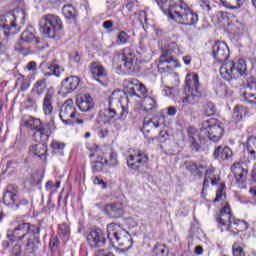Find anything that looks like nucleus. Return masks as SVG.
Masks as SVG:
<instances>
[{"instance_id": "obj_32", "label": "nucleus", "mask_w": 256, "mask_h": 256, "mask_svg": "<svg viewBox=\"0 0 256 256\" xmlns=\"http://www.w3.org/2000/svg\"><path fill=\"white\" fill-rule=\"evenodd\" d=\"M46 90H47V79L42 78L37 80L34 83L33 88L31 90V95H33V97H41V95H43Z\"/></svg>"}, {"instance_id": "obj_20", "label": "nucleus", "mask_w": 256, "mask_h": 256, "mask_svg": "<svg viewBox=\"0 0 256 256\" xmlns=\"http://www.w3.org/2000/svg\"><path fill=\"white\" fill-rule=\"evenodd\" d=\"M76 105L83 113L91 111L95 107L93 97L89 94H81L76 98Z\"/></svg>"}, {"instance_id": "obj_58", "label": "nucleus", "mask_w": 256, "mask_h": 256, "mask_svg": "<svg viewBox=\"0 0 256 256\" xmlns=\"http://www.w3.org/2000/svg\"><path fill=\"white\" fill-rule=\"evenodd\" d=\"M4 193L12 194V195H17L19 193V186L15 184H9Z\"/></svg>"}, {"instance_id": "obj_59", "label": "nucleus", "mask_w": 256, "mask_h": 256, "mask_svg": "<svg viewBox=\"0 0 256 256\" xmlns=\"http://www.w3.org/2000/svg\"><path fill=\"white\" fill-rule=\"evenodd\" d=\"M14 49L18 53H23V51H25V42L20 38L14 45Z\"/></svg>"}, {"instance_id": "obj_7", "label": "nucleus", "mask_w": 256, "mask_h": 256, "mask_svg": "<svg viewBox=\"0 0 256 256\" xmlns=\"http://www.w3.org/2000/svg\"><path fill=\"white\" fill-rule=\"evenodd\" d=\"M200 133L208 137L210 141L217 143L221 141V137H223V133H225V127L219 120L210 119L202 123Z\"/></svg>"}, {"instance_id": "obj_37", "label": "nucleus", "mask_w": 256, "mask_h": 256, "mask_svg": "<svg viewBox=\"0 0 256 256\" xmlns=\"http://www.w3.org/2000/svg\"><path fill=\"white\" fill-rule=\"evenodd\" d=\"M62 13L65 19H72V21L77 19V10L71 4L64 5L62 7Z\"/></svg>"}, {"instance_id": "obj_49", "label": "nucleus", "mask_w": 256, "mask_h": 256, "mask_svg": "<svg viewBox=\"0 0 256 256\" xmlns=\"http://www.w3.org/2000/svg\"><path fill=\"white\" fill-rule=\"evenodd\" d=\"M204 113H205L206 117H213V115L215 113H217V108H215V104L208 102L204 106Z\"/></svg>"}, {"instance_id": "obj_8", "label": "nucleus", "mask_w": 256, "mask_h": 256, "mask_svg": "<svg viewBox=\"0 0 256 256\" xmlns=\"http://www.w3.org/2000/svg\"><path fill=\"white\" fill-rule=\"evenodd\" d=\"M171 19L176 23H180V25L193 26L197 25L199 16L184 2L180 3V6L176 8L175 15Z\"/></svg>"}, {"instance_id": "obj_53", "label": "nucleus", "mask_w": 256, "mask_h": 256, "mask_svg": "<svg viewBox=\"0 0 256 256\" xmlns=\"http://www.w3.org/2000/svg\"><path fill=\"white\" fill-rule=\"evenodd\" d=\"M243 99L250 105H256V95L249 92H243Z\"/></svg>"}, {"instance_id": "obj_11", "label": "nucleus", "mask_w": 256, "mask_h": 256, "mask_svg": "<svg viewBox=\"0 0 256 256\" xmlns=\"http://www.w3.org/2000/svg\"><path fill=\"white\" fill-rule=\"evenodd\" d=\"M77 115V109L75 108L73 99L66 100L60 107L59 117L64 125H73L75 119H77Z\"/></svg>"}, {"instance_id": "obj_52", "label": "nucleus", "mask_w": 256, "mask_h": 256, "mask_svg": "<svg viewBox=\"0 0 256 256\" xmlns=\"http://www.w3.org/2000/svg\"><path fill=\"white\" fill-rule=\"evenodd\" d=\"M205 167L203 165H199L195 162H188L186 164V169L188 171H190V173H197V171H199V169H204Z\"/></svg>"}, {"instance_id": "obj_27", "label": "nucleus", "mask_w": 256, "mask_h": 256, "mask_svg": "<svg viewBox=\"0 0 256 256\" xmlns=\"http://www.w3.org/2000/svg\"><path fill=\"white\" fill-rule=\"evenodd\" d=\"M51 135V128L47 124H40L38 129L34 132V137L38 143H47Z\"/></svg>"}, {"instance_id": "obj_43", "label": "nucleus", "mask_w": 256, "mask_h": 256, "mask_svg": "<svg viewBox=\"0 0 256 256\" xmlns=\"http://www.w3.org/2000/svg\"><path fill=\"white\" fill-rule=\"evenodd\" d=\"M226 9H240L243 6V0H220Z\"/></svg>"}, {"instance_id": "obj_30", "label": "nucleus", "mask_w": 256, "mask_h": 256, "mask_svg": "<svg viewBox=\"0 0 256 256\" xmlns=\"http://www.w3.org/2000/svg\"><path fill=\"white\" fill-rule=\"evenodd\" d=\"M214 159H221L222 161H227L233 157V151L228 146H218L213 153Z\"/></svg>"}, {"instance_id": "obj_42", "label": "nucleus", "mask_w": 256, "mask_h": 256, "mask_svg": "<svg viewBox=\"0 0 256 256\" xmlns=\"http://www.w3.org/2000/svg\"><path fill=\"white\" fill-rule=\"evenodd\" d=\"M247 151L252 159H256V137L251 136L247 140Z\"/></svg>"}, {"instance_id": "obj_13", "label": "nucleus", "mask_w": 256, "mask_h": 256, "mask_svg": "<svg viewBox=\"0 0 256 256\" xmlns=\"http://www.w3.org/2000/svg\"><path fill=\"white\" fill-rule=\"evenodd\" d=\"M126 93L130 97H147V87L137 79H126L123 82Z\"/></svg>"}, {"instance_id": "obj_10", "label": "nucleus", "mask_w": 256, "mask_h": 256, "mask_svg": "<svg viewBox=\"0 0 256 256\" xmlns=\"http://www.w3.org/2000/svg\"><path fill=\"white\" fill-rule=\"evenodd\" d=\"M21 31V26L17 24V18L12 16H0V33L4 37H11V35H17Z\"/></svg>"}, {"instance_id": "obj_18", "label": "nucleus", "mask_w": 256, "mask_h": 256, "mask_svg": "<svg viewBox=\"0 0 256 256\" xmlns=\"http://www.w3.org/2000/svg\"><path fill=\"white\" fill-rule=\"evenodd\" d=\"M233 219H235V217L231 214V207L229 204H226L220 210V215L216 218V221L218 223V227L221 228V231H224L223 227L227 230V225H231Z\"/></svg>"}, {"instance_id": "obj_41", "label": "nucleus", "mask_w": 256, "mask_h": 256, "mask_svg": "<svg viewBox=\"0 0 256 256\" xmlns=\"http://www.w3.org/2000/svg\"><path fill=\"white\" fill-rule=\"evenodd\" d=\"M34 236V241H32L31 239H28V242L26 244V251L27 253H35V251H37L39 249V243H41V241L39 240V234H32Z\"/></svg>"}, {"instance_id": "obj_57", "label": "nucleus", "mask_w": 256, "mask_h": 256, "mask_svg": "<svg viewBox=\"0 0 256 256\" xmlns=\"http://www.w3.org/2000/svg\"><path fill=\"white\" fill-rule=\"evenodd\" d=\"M30 183H31V185L41 184V173H39V172L32 173L31 178H30Z\"/></svg>"}, {"instance_id": "obj_24", "label": "nucleus", "mask_w": 256, "mask_h": 256, "mask_svg": "<svg viewBox=\"0 0 256 256\" xmlns=\"http://www.w3.org/2000/svg\"><path fill=\"white\" fill-rule=\"evenodd\" d=\"M53 97H55V91L50 88L47 90L42 104V111L48 117L53 115Z\"/></svg>"}, {"instance_id": "obj_22", "label": "nucleus", "mask_w": 256, "mask_h": 256, "mask_svg": "<svg viewBox=\"0 0 256 256\" xmlns=\"http://www.w3.org/2000/svg\"><path fill=\"white\" fill-rule=\"evenodd\" d=\"M40 69L44 77H51L53 75L55 77H61V72L63 71L61 66L49 62H42L40 64Z\"/></svg>"}, {"instance_id": "obj_1", "label": "nucleus", "mask_w": 256, "mask_h": 256, "mask_svg": "<svg viewBox=\"0 0 256 256\" xmlns=\"http://www.w3.org/2000/svg\"><path fill=\"white\" fill-rule=\"evenodd\" d=\"M129 98L121 90L112 92L109 97L108 107L99 112V119L104 124H111L115 117L125 121L129 115Z\"/></svg>"}, {"instance_id": "obj_36", "label": "nucleus", "mask_w": 256, "mask_h": 256, "mask_svg": "<svg viewBox=\"0 0 256 256\" xmlns=\"http://www.w3.org/2000/svg\"><path fill=\"white\" fill-rule=\"evenodd\" d=\"M247 113H249V111L247 110V108H245V106H235L232 115L233 120L236 123H239V121H241L243 117L247 116Z\"/></svg>"}, {"instance_id": "obj_54", "label": "nucleus", "mask_w": 256, "mask_h": 256, "mask_svg": "<svg viewBox=\"0 0 256 256\" xmlns=\"http://www.w3.org/2000/svg\"><path fill=\"white\" fill-rule=\"evenodd\" d=\"M233 256H245V252L239 242H235L232 246Z\"/></svg>"}, {"instance_id": "obj_23", "label": "nucleus", "mask_w": 256, "mask_h": 256, "mask_svg": "<svg viewBox=\"0 0 256 256\" xmlns=\"http://www.w3.org/2000/svg\"><path fill=\"white\" fill-rule=\"evenodd\" d=\"M188 141L192 151L196 153L201 151V136H199V131L195 127H189L188 129Z\"/></svg>"}, {"instance_id": "obj_4", "label": "nucleus", "mask_w": 256, "mask_h": 256, "mask_svg": "<svg viewBox=\"0 0 256 256\" xmlns=\"http://www.w3.org/2000/svg\"><path fill=\"white\" fill-rule=\"evenodd\" d=\"M107 238L112 242L113 246L121 247L122 251H129L133 247V238L129 232L115 223L108 224Z\"/></svg>"}, {"instance_id": "obj_50", "label": "nucleus", "mask_w": 256, "mask_h": 256, "mask_svg": "<svg viewBox=\"0 0 256 256\" xmlns=\"http://www.w3.org/2000/svg\"><path fill=\"white\" fill-rule=\"evenodd\" d=\"M58 233L61 237H69L71 229L69 228V225L67 223H62L59 225Z\"/></svg>"}, {"instance_id": "obj_48", "label": "nucleus", "mask_w": 256, "mask_h": 256, "mask_svg": "<svg viewBox=\"0 0 256 256\" xmlns=\"http://www.w3.org/2000/svg\"><path fill=\"white\" fill-rule=\"evenodd\" d=\"M153 256H167V248L165 245L157 244L152 250Z\"/></svg>"}, {"instance_id": "obj_26", "label": "nucleus", "mask_w": 256, "mask_h": 256, "mask_svg": "<svg viewBox=\"0 0 256 256\" xmlns=\"http://www.w3.org/2000/svg\"><path fill=\"white\" fill-rule=\"evenodd\" d=\"M80 82L81 80L77 76H70L65 78L61 83L63 93H73V91L79 87Z\"/></svg>"}, {"instance_id": "obj_40", "label": "nucleus", "mask_w": 256, "mask_h": 256, "mask_svg": "<svg viewBox=\"0 0 256 256\" xmlns=\"http://www.w3.org/2000/svg\"><path fill=\"white\" fill-rule=\"evenodd\" d=\"M142 107H144V111H146V113L155 111V109H157V101L152 97L146 96L142 101Z\"/></svg>"}, {"instance_id": "obj_51", "label": "nucleus", "mask_w": 256, "mask_h": 256, "mask_svg": "<svg viewBox=\"0 0 256 256\" xmlns=\"http://www.w3.org/2000/svg\"><path fill=\"white\" fill-rule=\"evenodd\" d=\"M223 197L225 198V184H221L216 191V198L214 199V203H219V201H223Z\"/></svg>"}, {"instance_id": "obj_39", "label": "nucleus", "mask_w": 256, "mask_h": 256, "mask_svg": "<svg viewBox=\"0 0 256 256\" xmlns=\"http://www.w3.org/2000/svg\"><path fill=\"white\" fill-rule=\"evenodd\" d=\"M2 202L6 207H10V209H15V205L17 203V194H9L4 192Z\"/></svg>"}, {"instance_id": "obj_17", "label": "nucleus", "mask_w": 256, "mask_h": 256, "mask_svg": "<svg viewBox=\"0 0 256 256\" xmlns=\"http://www.w3.org/2000/svg\"><path fill=\"white\" fill-rule=\"evenodd\" d=\"M87 242L90 247H105L107 239H105V233L101 229L91 230L86 236Z\"/></svg>"}, {"instance_id": "obj_31", "label": "nucleus", "mask_w": 256, "mask_h": 256, "mask_svg": "<svg viewBox=\"0 0 256 256\" xmlns=\"http://www.w3.org/2000/svg\"><path fill=\"white\" fill-rule=\"evenodd\" d=\"M165 121V118L163 116L156 115L149 120H144V131L149 132V129H159L161 125H163V122Z\"/></svg>"}, {"instance_id": "obj_63", "label": "nucleus", "mask_w": 256, "mask_h": 256, "mask_svg": "<svg viewBox=\"0 0 256 256\" xmlns=\"http://www.w3.org/2000/svg\"><path fill=\"white\" fill-rule=\"evenodd\" d=\"M29 205V200L27 198H22L19 202L14 206V209L17 210L19 207H27Z\"/></svg>"}, {"instance_id": "obj_55", "label": "nucleus", "mask_w": 256, "mask_h": 256, "mask_svg": "<svg viewBox=\"0 0 256 256\" xmlns=\"http://www.w3.org/2000/svg\"><path fill=\"white\" fill-rule=\"evenodd\" d=\"M246 81V87H248L250 91H256V78L253 76H248Z\"/></svg>"}, {"instance_id": "obj_56", "label": "nucleus", "mask_w": 256, "mask_h": 256, "mask_svg": "<svg viewBox=\"0 0 256 256\" xmlns=\"http://www.w3.org/2000/svg\"><path fill=\"white\" fill-rule=\"evenodd\" d=\"M103 165L105 162L101 159V161H96L92 163V171L93 173H99V171H103Z\"/></svg>"}, {"instance_id": "obj_45", "label": "nucleus", "mask_w": 256, "mask_h": 256, "mask_svg": "<svg viewBox=\"0 0 256 256\" xmlns=\"http://www.w3.org/2000/svg\"><path fill=\"white\" fill-rule=\"evenodd\" d=\"M131 41V36L125 31H120L117 35V45H127Z\"/></svg>"}, {"instance_id": "obj_28", "label": "nucleus", "mask_w": 256, "mask_h": 256, "mask_svg": "<svg viewBox=\"0 0 256 256\" xmlns=\"http://www.w3.org/2000/svg\"><path fill=\"white\" fill-rule=\"evenodd\" d=\"M29 155H31V157H38L39 159L46 160L47 145H45V142L31 145L29 148Z\"/></svg>"}, {"instance_id": "obj_35", "label": "nucleus", "mask_w": 256, "mask_h": 256, "mask_svg": "<svg viewBox=\"0 0 256 256\" xmlns=\"http://www.w3.org/2000/svg\"><path fill=\"white\" fill-rule=\"evenodd\" d=\"M214 173H215V168L213 167H209L206 170L202 191H205V189H207V187L209 186V183H211V185H217V182H216L217 179L215 178Z\"/></svg>"}, {"instance_id": "obj_64", "label": "nucleus", "mask_w": 256, "mask_h": 256, "mask_svg": "<svg viewBox=\"0 0 256 256\" xmlns=\"http://www.w3.org/2000/svg\"><path fill=\"white\" fill-rule=\"evenodd\" d=\"M217 18L218 21L221 23L222 21H225V19H229V17L227 16V12H223V11H219L217 12Z\"/></svg>"}, {"instance_id": "obj_15", "label": "nucleus", "mask_w": 256, "mask_h": 256, "mask_svg": "<svg viewBox=\"0 0 256 256\" xmlns=\"http://www.w3.org/2000/svg\"><path fill=\"white\" fill-rule=\"evenodd\" d=\"M157 5L160 7L164 15L173 19L177 7H181L183 0H156Z\"/></svg>"}, {"instance_id": "obj_34", "label": "nucleus", "mask_w": 256, "mask_h": 256, "mask_svg": "<svg viewBox=\"0 0 256 256\" xmlns=\"http://www.w3.org/2000/svg\"><path fill=\"white\" fill-rule=\"evenodd\" d=\"M20 39L25 43H33V41H35L36 45H39V43H41V40L35 37V32L31 27L22 32Z\"/></svg>"}, {"instance_id": "obj_29", "label": "nucleus", "mask_w": 256, "mask_h": 256, "mask_svg": "<svg viewBox=\"0 0 256 256\" xmlns=\"http://www.w3.org/2000/svg\"><path fill=\"white\" fill-rule=\"evenodd\" d=\"M105 213L111 218V219H119L123 217V206L121 204H107L104 207Z\"/></svg>"}, {"instance_id": "obj_2", "label": "nucleus", "mask_w": 256, "mask_h": 256, "mask_svg": "<svg viewBox=\"0 0 256 256\" xmlns=\"http://www.w3.org/2000/svg\"><path fill=\"white\" fill-rule=\"evenodd\" d=\"M186 96L182 98L179 111H182L184 115H192L193 108L189 105H195V98L201 97V84H199V75L197 73H188L186 76V84L184 87Z\"/></svg>"}, {"instance_id": "obj_12", "label": "nucleus", "mask_w": 256, "mask_h": 256, "mask_svg": "<svg viewBox=\"0 0 256 256\" xmlns=\"http://www.w3.org/2000/svg\"><path fill=\"white\" fill-rule=\"evenodd\" d=\"M117 57L121 60L124 69H126L129 75L139 73L140 67L137 63V57L131 52V50L125 49L122 54H118Z\"/></svg>"}, {"instance_id": "obj_6", "label": "nucleus", "mask_w": 256, "mask_h": 256, "mask_svg": "<svg viewBox=\"0 0 256 256\" xmlns=\"http://www.w3.org/2000/svg\"><path fill=\"white\" fill-rule=\"evenodd\" d=\"M61 29H63L61 19L53 14H48L40 19V33L48 39H55V34Z\"/></svg>"}, {"instance_id": "obj_44", "label": "nucleus", "mask_w": 256, "mask_h": 256, "mask_svg": "<svg viewBox=\"0 0 256 256\" xmlns=\"http://www.w3.org/2000/svg\"><path fill=\"white\" fill-rule=\"evenodd\" d=\"M215 92L218 97H227V85L222 81H217L215 85Z\"/></svg>"}, {"instance_id": "obj_61", "label": "nucleus", "mask_w": 256, "mask_h": 256, "mask_svg": "<svg viewBox=\"0 0 256 256\" xmlns=\"http://www.w3.org/2000/svg\"><path fill=\"white\" fill-rule=\"evenodd\" d=\"M51 147H52V149H54L55 151H61V150L65 149V143L53 141V142L51 143Z\"/></svg>"}, {"instance_id": "obj_5", "label": "nucleus", "mask_w": 256, "mask_h": 256, "mask_svg": "<svg viewBox=\"0 0 256 256\" xmlns=\"http://www.w3.org/2000/svg\"><path fill=\"white\" fill-rule=\"evenodd\" d=\"M220 75L225 81L231 79H239V77L247 76V63L240 59L237 62H227L220 67Z\"/></svg>"}, {"instance_id": "obj_46", "label": "nucleus", "mask_w": 256, "mask_h": 256, "mask_svg": "<svg viewBox=\"0 0 256 256\" xmlns=\"http://www.w3.org/2000/svg\"><path fill=\"white\" fill-rule=\"evenodd\" d=\"M169 138V134L165 130H161L159 135L148 139V143H153V141H158V143H164Z\"/></svg>"}, {"instance_id": "obj_19", "label": "nucleus", "mask_w": 256, "mask_h": 256, "mask_svg": "<svg viewBox=\"0 0 256 256\" xmlns=\"http://www.w3.org/2000/svg\"><path fill=\"white\" fill-rule=\"evenodd\" d=\"M90 73L95 79V81H98L101 85L105 83V79H107V70H105V67L99 62H92L90 64Z\"/></svg>"}, {"instance_id": "obj_9", "label": "nucleus", "mask_w": 256, "mask_h": 256, "mask_svg": "<svg viewBox=\"0 0 256 256\" xmlns=\"http://www.w3.org/2000/svg\"><path fill=\"white\" fill-rule=\"evenodd\" d=\"M39 227L35 225H30L29 223L19 224L18 227L13 230L7 231V238L9 241H21L25 239L26 235H39Z\"/></svg>"}, {"instance_id": "obj_62", "label": "nucleus", "mask_w": 256, "mask_h": 256, "mask_svg": "<svg viewBox=\"0 0 256 256\" xmlns=\"http://www.w3.org/2000/svg\"><path fill=\"white\" fill-rule=\"evenodd\" d=\"M21 245L15 244L11 250L12 256H21L22 255Z\"/></svg>"}, {"instance_id": "obj_60", "label": "nucleus", "mask_w": 256, "mask_h": 256, "mask_svg": "<svg viewBox=\"0 0 256 256\" xmlns=\"http://www.w3.org/2000/svg\"><path fill=\"white\" fill-rule=\"evenodd\" d=\"M126 1V9L131 13L133 12V9L137 7V0H125Z\"/></svg>"}, {"instance_id": "obj_3", "label": "nucleus", "mask_w": 256, "mask_h": 256, "mask_svg": "<svg viewBox=\"0 0 256 256\" xmlns=\"http://www.w3.org/2000/svg\"><path fill=\"white\" fill-rule=\"evenodd\" d=\"M176 55H183V49H181L177 43L172 42L160 55L158 71L161 73H169V71H173V69L181 67L177 59L174 58Z\"/></svg>"}, {"instance_id": "obj_25", "label": "nucleus", "mask_w": 256, "mask_h": 256, "mask_svg": "<svg viewBox=\"0 0 256 256\" xmlns=\"http://www.w3.org/2000/svg\"><path fill=\"white\" fill-rule=\"evenodd\" d=\"M231 172L234 175L238 185L245 183L247 179V173H249V171L245 169L241 163H234L231 167Z\"/></svg>"}, {"instance_id": "obj_21", "label": "nucleus", "mask_w": 256, "mask_h": 256, "mask_svg": "<svg viewBox=\"0 0 256 256\" xmlns=\"http://www.w3.org/2000/svg\"><path fill=\"white\" fill-rule=\"evenodd\" d=\"M249 229V223L245 220L234 218L231 224H228L226 227V231H229L231 235H239V233H243Z\"/></svg>"}, {"instance_id": "obj_16", "label": "nucleus", "mask_w": 256, "mask_h": 256, "mask_svg": "<svg viewBox=\"0 0 256 256\" xmlns=\"http://www.w3.org/2000/svg\"><path fill=\"white\" fill-rule=\"evenodd\" d=\"M212 55L218 63H223L229 59V46L222 41H216L212 46Z\"/></svg>"}, {"instance_id": "obj_47", "label": "nucleus", "mask_w": 256, "mask_h": 256, "mask_svg": "<svg viewBox=\"0 0 256 256\" xmlns=\"http://www.w3.org/2000/svg\"><path fill=\"white\" fill-rule=\"evenodd\" d=\"M3 34L0 33V55H7L9 53V40L7 38H1Z\"/></svg>"}, {"instance_id": "obj_38", "label": "nucleus", "mask_w": 256, "mask_h": 256, "mask_svg": "<svg viewBox=\"0 0 256 256\" xmlns=\"http://www.w3.org/2000/svg\"><path fill=\"white\" fill-rule=\"evenodd\" d=\"M41 124H42L41 119L34 118L33 116H28L24 119V125L28 129L37 131L39 127H41Z\"/></svg>"}, {"instance_id": "obj_14", "label": "nucleus", "mask_w": 256, "mask_h": 256, "mask_svg": "<svg viewBox=\"0 0 256 256\" xmlns=\"http://www.w3.org/2000/svg\"><path fill=\"white\" fill-rule=\"evenodd\" d=\"M147 163H149V156L141 150H137L127 156V166L133 171H139V169L145 167Z\"/></svg>"}, {"instance_id": "obj_33", "label": "nucleus", "mask_w": 256, "mask_h": 256, "mask_svg": "<svg viewBox=\"0 0 256 256\" xmlns=\"http://www.w3.org/2000/svg\"><path fill=\"white\" fill-rule=\"evenodd\" d=\"M102 161L105 165H109V167H117L119 165L117 154L111 149L103 154Z\"/></svg>"}]
</instances>
